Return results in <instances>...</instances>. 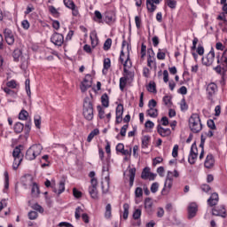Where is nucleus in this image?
Here are the masks:
<instances>
[{"mask_svg": "<svg viewBox=\"0 0 227 227\" xmlns=\"http://www.w3.org/2000/svg\"><path fill=\"white\" fill-rule=\"evenodd\" d=\"M82 114L86 120H93V98H85L83 100Z\"/></svg>", "mask_w": 227, "mask_h": 227, "instance_id": "f257e3e1", "label": "nucleus"}, {"mask_svg": "<svg viewBox=\"0 0 227 227\" xmlns=\"http://www.w3.org/2000/svg\"><path fill=\"white\" fill-rule=\"evenodd\" d=\"M189 127L193 134H198V132H201V129H203V124H201V119H200V114H192L189 119Z\"/></svg>", "mask_w": 227, "mask_h": 227, "instance_id": "f03ea898", "label": "nucleus"}, {"mask_svg": "<svg viewBox=\"0 0 227 227\" xmlns=\"http://www.w3.org/2000/svg\"><path fill=\"white\" fill-rule=\"evenodd\" d=\"M42 150H43V147L40 144L30 146L26 153L25 159L27 160H35L42 153Z\"/></svg>", "mask_w": 227, "mask_h": 227, "instance_id": "7ed1b4c3", "label": "nucleus"}, {"mask_svg": "<svg viewBox=\"0 0 227 227\" xmlns=\"http://www.w3.org/2000/svg\"><path fill=\"white\" fill-rule=\"evenodd\" d=\"M91 185L89 187V194L92 198V200H98V190L97 186L98 185V181L97 178H92L90 180Z\"/></svg>", "mask_w": 227, "mask_h": 227, "instance_id": "20e7f679", "label": "nucleus"}, {"mask_svg": "<svg viewBox=\"0 0 227 227\" xmlns=\"http://www.w3.org/2000/svg\"><path fill=\"white\" fill-rule=\"evenodd\" d=\"M170 175H173V172L168 171L166 181H165L164 188L162 189V192H161L163 195L168 194L171 187H173V177H170Z\"/></svg>", "mask_w": 227, "mask_h": 227, "instance_id": "39448f33", "label": "nucleus"}, {"mask_svg": "<svg viewBox=\"0 0 227 227\" xmlns=\"http://www.w3.org/2000/svg\"><path fill=\"white\" fill-rule=\"evenodd\" d=\"M196 159H198V146L196 143H193L191 147L188 161L192 165L196 164Z\"/></svg>", "mask_w": 227, "mask_h": 227, "instance_id": "423d86ee", "label": "nucleus"}, {"mask_svg": "<svg viewBox=\"0 0 227 227\" xmlns=\"http://www.w3.org/2000/svg\"><path fill=\"white\" fill-rule=\"evenodd\" d=\"M51 42L54 43V45L61 47V45H63V43L65 42V37L63 36V35L55 32L51 37Z\"/></svg>", "mask_w": 227, "mask_h": 227, "instance_id": "0eeeda50", "label": "nucleus"}, {"mask_svg": "<svg viewBox=\"0 0 227 227\" xmlns=\"http://www.w3.org/2000/svg\"><path fill=\"white\" fill-rule=\"evenodd\" d=\"M215 58V52H214V50H211L206 57L202 58V64L206 67H210L212 63H214V59Z\"/></svg>", "mask_w": 227, "mask_h": 227, "instance_id": "6e6552de", "label": "nucleus"}, {"mask_svg": "<svg viewBox=\"0 0 227 227\" xmlns=\"http://www.w3.org/2000/svg\"><path fill=\"white\" fill-rule=\"evenodd\" d=\"M5 42L8 45H13L15 43V36H13V32L9 28H5L4 31Z\"/></svg>", "mask_w": 227, "mask_h": 227, "instance_id": "1a4fd4ad", "label": "nucleus"}, {"mask_svg": "<svg viewBox=\"0 0 227 227\" xmlns=\"http://www.w3.org/2000/svg\"><path fill=\"white\" fill-rule=\"evenodd\" d=\"M196 214H198V204L192 202L188 206V219L196 217Z\"/></svg>", "mask_w": 227, "mask_h": 227, "instance_id": "9d476101", "label": "nucleus"}, {"mask_svg": "<svg viewBox=\"0 0 227 227\" xmlns=\"http://www.w3.org/2000/svg\"><path fill=\"white\" fill-rule=\"evenodd\" d=\"M91 75L87 74L81 85V90L82 91V93H84V91H87L89 88H91Z\"/></svg>", "mask_w": 227, "mask_h": 227, "instance_id": "9b49d317", "label": "nucleus"}, {"mask_svg": "<svg viewBox=\"0 0 227 227\" xmlns=\"http://www.w3.org/2000/svg\"><path fill=\"white\" fill-rule=\"evenodd\" d=\"M213 215H218L220 217H226V208L224 206H220L212 209Z\"/></svg>", "mask_w": 227, "mask_h": 227, "instance_id": "f8f14e48", "label": "nucleus"}, {"mask_svg": "<svg viewBox=\"0 0 227 227\" xmlns=\"http://www.w3.org/2000/svg\"><path fill=\"white\" fill-rule=\"evenodd\" d=\"M214 164H215V160L214 159V155L212 154H207L204 166L205 168H207V169H210L211 168H214Z\"/></svg>", "mask_w": 227, "mask_h": 227, "instance_id": "ddd939ff", "label": "nucleus"}, {"mask_svg": "<svg viewBox=\"0 0 227 227\" xmlns=\"http://www.w3.org/2000/svg\"><path fill=\"white\" fill-rule=\"evenodd\" d=\"M217 91V85L214 82H211L207 87V93L209 97V98H212L214 95H215V92Z\"/></svg>", "mask_w": 227, "mask_h": 227, "instance_id": "4468645a", "label": "nucleus"}, {"mask_svg": "<svg viewBox=\"0 0 227 227\" xmlns=\"http://www.w3.org/2000/svg\"><path fill=\"white\" fill-rule=\"evenodd\" d=\"M158 134L161 136V137H168V136H171V129L169 128L164 129L160 124L157 127Z\"/></svg>", "mask_w": 227, "mask_h": 227, "instance_id": "2eb2a0df", "label": "nucleus"}, {"mask_svg": "<svg viewBox=\"0 0 227 227\" xmlns=\"http://www.w3.org/2000/svg\"><path fill=\"white\" fill-rule=\"evenodd\" d=\"M217 203H219V194L214 192L207 200V205H209V207H215Z\"/></svg>", "mask_w": 227, "mask_h": 227, "instance_id": "dca6fc26", "label": "nucleus"}, {"mask_svg": "<svg viewBox=\"0 0 227 227\" xmlns=\"http://www.w3.org/2000/svg\"><path fill=\"white\" fill-rule=\"evenodd\" d=\"M153 200H152V199L150 198H146L145 200V212H147V214H152V212H153Z\"/></svg>", "mask_w": 227, "mask_h": 227, "instance_id": "f3484780", "label": "nucleus"}, {"mask_svg": "<svg viewBox=\"0 0 227 227\" xmlns=\"http://www.w3.org/2000/svg\"><path fill=\"white\" fill-rule=\"evenodd\" d=\"M114 12H106L104 15V20L106 24H111L113 22H114Z\"/></svg>", "mask_w": 227, "mask_h": 227, "instance_id": "a211bd4d", "label": "nucleus"}, {"mask_svg": "<svg viewBox=\"0 0 227 227\" xmlns=\"http://www.w3.org/2000/svg\"><path fill=\"white\" fill-rule=\"evenodd\" d=\"M150 51L153 54V49L150 48L147 50V54H148L147 67L152 68V66L155 65V58L153 56H152V54H150Z\"/></svg>", "mask_w": 227, "mask_h": 227, "instance_id": "6ab92c4d", "label": "nucleus"}, {"mask_svg": "<svg viewBox=\"0 0 227 227\" xmlns=\"http://www.w3.org/2000/svg\"><path fill=\"white\" fill-rule=\"evenodd\" d=\"M105 180L106 182V186H104V183L102 182L101 189H102L103 194H107L109 192V184H111V181H110L111 179L109 178V175H107L105 177Z\"/></svg>", "mask_w": 227, "mask_h": 227, "instance_id": "aec40b11", "label": "nucleus"}, {"mask_svg": "<svg viewBox=\"0 0 227 227\" xmlns=\"http://www.w3.org/2000/svg\"><path fill=\"white\" fill-rule=\"evenodd\" d=\"M129 186L132 187L134 185V179L136 178V168H130L129 170Z\"/></svg>", "mask_w": 227, "mask_h": 227, "instance_id": "412c9836", "label": "nucleus"}, {"mask_svg": "<svg viewBox=\"0 0 227 227\" xmlns=\"http://www.w3.org/2000/svg\"><path fill=\"white\" fill-rule=\"evenodd\" d=\"M221 63L223 65V72H226V70H227V50H225L222 55Z\"/></svg>", "mask_w": 227, "mask_h": 227, "instance_id": "4be33fe9", "label": "nucleus"}, {"mask_svg": "<svg viewBox=\"0 0 227 227\" xmlns=\"http://www.w3.org/2000/svg\"><path fill=\"white\" fill-rule=\"evenodd\" d=\"M146 6L148 12L153 13L154 10H157V6L153 4V0H146Z\"/></svg>", "mask_w": 227, "mask_h": 227, "instance_id": "5701e85b", "label": "nucleus"}, {"mask_svg": "<svg viewBox=\"0 0 227 227\" xmlns=\"http://www.w3.org/2000/svg\"><path fill=\"white\" fill-rule=\"evenodd\" d=\"M146 113L151 118H157L159 116V110L157 108H149Z\"/></svg>", "mask_w": 227, "mask_h": 227, "instance_id": "b1692460", "label": "nucleus"}, {"mask_svg": "<svg viewBox=\"0 0 227 227\" xmlns=\"http://www.w3.org/2000/svg\"><path fill=\"white\" fill-rule=\"evenodd\" d=\"M100 134V130H98V129H93L88 136L87 137V141L88 143H91V141L93 140V137H95V136H98Z\"/></svg>", "mask_w": 227, "mask_h": 227, "instance_id": "393cba45", "label": "nucleus"}, {"mask_svg": "<svg viewBox=\"0 0 227 227\" xmlns=\"http://www.w3.org/2000/svg\"><path fill=\"white\" fill-rule=\"evenodd\" d=\"M127 81H129L128 76H123L120 78V90L123 91L125 90V86H127Z\"/></svg>", "mask_w": 227, "mask_h": 227, "instance_id": "a878e982", "label": "nucleus"}, {"mask_svg": "<svg viewBox=\"0 0 227 227\" xmlns=\"http://www.w3.org/2000/svg\"><path fill=\"white\" fill-rule=\"evenodd\" d=\"M124 67V74H129V70L127 68H130L132 67V62L130 61V57L128 55L126 61L123 63Z\"/></svg>", "mask_w": 227, "mask_h": 227, "instance_id": "bb28decb", "label": "nucleus"}, {"mask_svg": "<svg viewBox=\"0 0 227 227\" xmlns=\"http://www.w3.org/2000/svg\"><path fill=\"white\" fill-rule=\"evenodd\" d=\"M101 102L104 107H109V96L106 93L101 96Z\"/></svg>", "mask_w": 227, "mask_h": 227, "instance_id": "cd10ccee", "label": "nucleus"}, {"mask_svg": "<svg viewBox=\"0 0 227 227\" xmlns=\"http://www.w3.org/2000/svg\"><path fill=\"white\" fill-rule=\"evenodd\" d=\"M22 147V145H20V146H16L12 152V156L14 159H17V158H22V156L20 155L21 153V150L20 148Z\"/></svg>", "mask_w": 227, "mask_h": 227, "instance_id": "c85d7f7f", "label": "nucleus"}, {"mask_svg": "<svg viewBox=\"0 0 227 227\" xmlns=\"http://www.w3.org/2000/svg\"><path fill=\"white\" fill-rule=\"evenodd\" d=\"M4 93L8 95V97H12V98H17V92L15 90H11L10 88H4Z\"/></svg>", "mask_w": 227, "mask_h": 227, "instance_id": "c756f323", "label": "nucleus"}, {"mask_svg": "<svg viewBox=\"0 0 227 227\" xmlns=\"http://www.w3.org/2000/svg\"><path fill=\"white\" fill-rule=\"evenodd\" d=\"M151 139L150 136H144L142 137V148H147Z\"/></svg>", "mask_w": 227, "mask_h": 227, "instance_id": "7c9ffc66", "label": "nucleus"}, {"mask_svg": "<svg viewBox=\"0 0 227 227\" xmlns=\"http://www.w3.org/2000/svg\"><path fill=\"white\" fill-rule=\"evenodd\" d=\"M90 38L92 49H95V46L98 45V37H97V34H91Z\"/></svg>", "mask_w": 227, "mask_h": 227, "instance_id": "2f4dec72", "label": "nucleus"}, {"mask_svg": "<svg viewBox=\"0 0 227 227\" xmlns=\"http://www.w3.org/2000/svg\"><path fill=\"white\" fill-rule=\"evenodd\" d=\"M53 192H57L59 195L65 192V181H60L59 190L53 189Z\"/></svg>", "mask_w": 227, "mask_h": 227, "instance_id": "473e14b6", "label": "nucleus"}, {"mask_svg": "<svg viewBox=\"0 0 227 227\" xmlns=\"http://www.w3.org/2000/svg\"><path fill=\"white\" fill-rule=\"evenodd\" d=\"M112 210L111 204H107L106 207L105 217L106 219H111L112 217Z\"/></svg>", "mask_w": 227, "mask_h": 227, "instance_id": "72a5a7b5", "label": "nucleus"}, {"mask_svg": "<svg viewBox=\"0 0 227 227\" xmlns=\"http://www.w3.org/2000/svg\"><path fill=\"white\" fill-rule=\"evenodd\" d=\"M31 192L35 198L40 194V188H38V184H36V183L33 184Z\"/></svg>", "mask_w": 227, "mask_h": 227, "instance_id": "f704fd0d", "label": "nucleus"}, {"mask_svg": "<svg viewBox=\"0 0 227 227\" xmlns=\"http://www.w3.org/2000/svg\"><path fill=\"white\" fill-rule=\"evenodd\" d=\"M23 130H24V124L20 122H17L14 125V132H16V134H20V132H22Z\"/></svg>", "mask_w": 227, "mask_h": 227, "instance_id": "c9c22d12", "label": "nucleus"}, {"mask_svg": "<svg viewBox=\"0 0 227 227\" xmlns=\"http://www.w3.org/2000/svg\"><path fill=\"white\" fill-rule=\"evenodd\" d=\"M129 204H127V203L123 204V210L124 211H123L122 217L125 220L129 219Z\"/></svg>", "mask_w": 227, "mask_h": 227, "instance_id": "e433bc0d", "label": "nucleus"}, {"mask_svg": "<svg viewBox=\"0 0 227 227\" xmlns=\"http://www.w3.org/2000/svg\"><path fill=\"white\" fill-rule=\"evenodd\" d=\"M111 45H113V40L111 38L106 39L103 46L104 51H109Z\"/></svg>", "mask_w": 227, "mask_h": 227, "instance_id": "4c0bfd02", "label": "nucleus"}, {"mask_svg": "<svg viewBox=\"0 0 227 227\" xmlns=\"http://www.w3.org/2000/svg\"><path fill=\"white\" fill-rule=\"evenodd\" d=\"M149 175H150V168H145L142 171L141 178H143V180H148Z\"/></svg>", "mask_w": 227, "mask_h": 227, "instance_id": "58836bf2", "label": "nucleus"}, {"mask_svg": "<svg viewBox=\"0 0 227 227\" xmlns=\"http://www.w3.org/2000/svg\"><path fill=\"white\" fill-rule=\"evenodd\" d=\"M34 121L36 129H40L42 125V117L40 115H35L34 118Z\"/></svg>", "mask_w": 227, "mask_h": 227, "instance_id": "ea45409f", "label": "nucleus"}, {"mask_svg": "<svg viewBox=\"0 0 227 227\" xmlns=\"http://www.w3.org/2000/svg\"><path fill=\"white\" fill-rule=\"evenodd\" d=\"M116 116L123 117V106L119 104L116 107Z\"/></svg>", "mask_w": 227, "mask_h": 227, "instance_id": "a19ab883", "label": "nucleus"}, {"mask_svg": "<svg viewBox=\"0 0 227 227\" xmlns=\"http://www.w3.org/2000/svg\"><path fill=\"white\" fill-rule=\"evenodd\" d=\"M64 4L67 8H69V10L75 8V4L72 0H64Z\"/></svg>", "mask_w": 227, "mask_h": 227, "instance_id": "79ce46f5", "label": "nucleus"}, {"mask_svg": "<svg viewBox=\"0 0 227 227\" xmlns=\"http://www.w3.org/2000/svg\"><path fill=\"white\" fill-rule=\"evenodd\" d=\"M148 91H150V93H157V88L155 85V82H150L148 87H147Z\"/></svg>", "mask_w": 227, "mask_h": 227, "instance_id": "37998d69", "label": "nucleus"}, {"mask_svg": "<svg viewBox=\"0 0 227 227\" xmlns=\"http://www.w3.org/2000/svg\"><path fill=\"white\" fill-rule=\"evenodd\" d=\"M27 116H29V114L26 110H22L19 114L20 120H27Z\"/></svg>", "mask_w": 227, "mask_h": 227, "instance_id": "c03bdc74", "label": "nucleus"}, {"mask_svg": "<svg viewBox=\"0 0 227 227\" xmlns=\"http://www.w3.org/2000/svg\"><path fill=\"white\" fill-rule=\"evenodd\" d=\"M38 218V213L36 211H30L28 213V219H30V221H35V219Z\"/></svg>", "mask_w": 227, "mask_h": 227, "instance_id": "a18cd8bd", "label": "nucleus"}, {"mask_svg": "<svg viewBox=\"0 0 227 227\" xmlns=\"http://www.w3.org/2000/svg\"><path fill=\"white\" fill-rule=\"evenodd\" d=\"M6 86L7 87L5 88H12V90H15V88H17V82L15 80H11L6 83Z\"/></svg>", "mask_w": 227, "mask_h": 227, "instance_id": "49530a36", "label": "nucleus"}, {"mask_svg": "<svg viewBox=\"0 0 227 227\" xmlns=\"http://www.w3.org/2000/svg\"><path fill=\"white\" fill-rule=\"evenodd\" d=\"M111 68V59L109 58L104 59V69L109 70Z\"/></svg>", "mask_w": 227, "mask_h": 227, "instance_id": "de8ad7c7", "label": "nucleus"}, {"mask_svg": "<svg viewBox=\"0 0 227 227\" xmlns=\"http://www.w3.org/2000/svg\"><path fill=\"white\" fill-rule=\"evenodd\" d=\"M167 4L168 8H171L172 10H175V8H176V1L175 0H167Z\"/></svg>", "mask_w": 227, "mask_h": 227, "instance_id": "09e8293b", "label": "nucleus"}, {"mask_svg": "<svg viewBox=\"0 0 227 227\" xmlns=\"http://www.w3.org/2000/svg\"><path fill=\"white\" fill-rule=\"evenodd\" d=\"M21 55H22V51H20V50L19 49L14 50L12 54L15 61H17V59H19V58H20Z\"/></svg>", "mask_w": 227, "mask_h": 227, "instance_id": "8fccbe9b", "label": "nucleus"}, {"mask_svg": "<svg viewBox=\"0 0 227 227\" xmlns=\"http://www.w3.org/2000/svg\"><path fill=\"white\" fill-rule=\"evenodd\" d=\"M127 129H129V124H125L121 127V131H120V135L122 137H125L126 134H127Z\"/></svg>", "mask_w": 227, "mask_h": 227, "instance_id": "3c124183", "label": "nucleus"}, {"mask_svg": "<svg viewBox=\"0 0 227 227\" xmlns=\"http://www.w3.org/2000/svg\"><path fill=\"white\" fill-rule=\"evenodd\" d=\"M135 196L136 198H141V196H143V188L137 187L135 190Z\"/></svg>", "mask_w": 227, "mask_h": 227, "instance_id": "603ef678", "label": "nucleus"}, {"mask_svg": "<svg viewBox=\"0 0 227 227\" xmlns=\"http://www.w3.org/2000/svg\"><path fill=\"white\" fill-rule=\"evenodd\" d=\"M141 217V209H136L133 213V219L137 221V219H140Z\"/></svg>", "mask_w": 227, "mask_h": 227, "instance_id": "864d4df0", "label": "nucleus"}, {"mask_svg": "<svg viewBox=\"0 0 227 227\" xmlns=\"http://www.w3.org/2000/svg\"><path fill=\"white\" fill-rule=\"evenodd\" d=\"M4 178H5L4 189H9V187H10V177L8 176V172L4 173Z\"/></svg>", "mask_w": 227, "mask_h": 227, "instance_id": "5fc2aeb1", "label": "nucleus"}, {"mask_svg": "<svg viewBox=\"0 0 227 227\" xmlns=\"http://www.w3.org/2000/svg\"><path fill=\"white\" fill-rule=\"evenodd\" d=\"M217 20H223V22H227V12H222L220 15H218Z\"/></svg>", "mask_w": 227, "mask_h": 227, "instance_id": "6e6d98bb", "label": "nucleus"}, {"mask_svg": "<svg viewBox=\"0 0 227 227\" xmlns=\"http://www.w3.org/2000/svg\"><path fill=\"white\" fill-rule=\"evenodd\" d=\"M32 208L34 210H36L37 212H40V214H43V207H42V206L38 205V204H34L32 206Z\"/></svg>", "mask_w": 227, "mask_h": 227, "instance_id": "4d7b16f0", "label": "nucleus"}, {"mask_svg": "<svg viewBox=\"0 0 227 227\" xmlns=\"http://www.w3.org/2000/svg\"><path fill=\"white\" fill-rule=\"evenodd\" d=\"M148 107L149 109H155V107H157V101H155V99L149 100Z\"/></svg>", "mask_w": 227, "mask_h": 227, "instance_id": "13d9d810", "label": "nucleus"}, {"mask_svg": "<svg viewBox=\"0 0 227 227\" xmlns=\"http://www.w3.org/2000/svg\"><path fill=\"white\" fill-rule=\"evenodd\" d=\"M172 157L176 159L178 157V145H175L172 150Z\"/></svg>", "mask_w": 227, "mask_h": 227, "instance_id": "bf43d9fd", "label": "nucleus"}, {"mask_svg": "<svg viewBox=\"0 0 227 227\" xmlns=\"http://www.w3.org/2000/svg\"><path fill=\"white\" fill-rule=\"evenodd\" d=\"M157 59H160V60L166 59V52L160 51V49L158 53H157Z\"/></svg>", "mask_w": 227, "mask_h": 227, "instance_id": "052dcab7", "label": "nucleus"}, {"mask_svg": "<svg viewBox=\"0 0 227 227\" xmlns=\"http://www.w3.org/2000/svg\"><path fill=\"white\" fill-rule=\"evenodd\" d=\"M207 127L211 129V130H215V122H214V120H208L207 121Z\"/></svg>", "mask_w": 227, "mask_h": 227, "instance_id": "680f3d73", "label": "nucleus"}, {"mask_svg": "<svg viewBox=\"0 0 227 227\" xmlns=\"http://www.w3.org/2000/svg\"><path fill=\"white\" fill-rule=\"evenodd\" d=\"M73 194L74 198H77V199L82 198V192H79V190H77L76 188L73 189Z\"/></svg>", "mask_w": 227, "mask_h": 227, "instance_id": "e2e57ef3", "label": "nucleus"}, {"mask_svg": "<svg viewBox=\"0 0 227 227\" xmlns=\"http://www.w3.org/2000/svg\"><path fill=\"white\" fill-rule=\"evenodd\" d=\"M82 212V208L81 207H76L75 209V219H81V213Z\"/></svg>", "mask_w": 227, "mask_h": 227, "instance_id": "0e129e2a", "label": "nucleus"}, {"mask_svg": "<svg viewBox=\"0 0 227 227\" xmlns=\"http://www.w3.org/2000/svg\"><path fill=\"white\" fill-rule=\"evenodd\" d=\"M157 217H164V208L163 207H158L157 208Z\"/></svg>", "mask_w": 227, "mask_h": 227, "instance_id": "69168bd1", "label": "nucleus"}, {"mask_svg": "<svg viewBox=\"0 0 227 227\" xmlns=\"http://www.w3.org/2000/svg\"><path fill=\"white\" fill-rule=\"evenodd\" d=\"M163 102H164L165 106H171V97L165 96L163 98Z\"/></svg>", "mask_w": 227, "mask_h": 227, "instance_id": "338daca9", "label": "nucleus"}, {"mask_svg": "<svg viewBox=\"0 0 227 227\" xmlns=\"http://www.w3.org/2000/svg\"><path fill=\"white\" fill-rule=\"evenodd\" d=\"M159 191V184L158 183H153L151 186V192L155 193Z\"/></svg>", "mask_w": 227, "mask_h": 227, "instance_id": "774afa93", "label": "nucleus"}]
</instances>
